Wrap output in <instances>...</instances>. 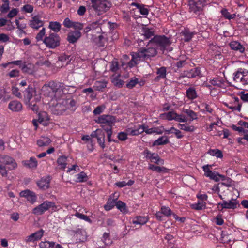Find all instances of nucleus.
<instances>
[{"label": "nucleus", "mask_w": 248, "mask_h": 248, "mask_svg": "<svg viewBox=\"0 0 248 248\" xmlns=\"http://www.w3.org/2000/svg\"><path fill=\"white\" fill-rule=\"evenodd\" d=\"M156 52L155 45L152 40H150L145 48L141 49L138 52L131 53L132 59L128 63V65L131 68L142 60H148L155 56Z\"/></svg>", "instance_id": "1"}, {"label": "nucleus", "mask_w": 248, "mask_h": 248, "mask_svg": "<svg viewBox=\"0 0 248 248\" xmlns=\"http://www.w3.org/2000/svg\"><path fill=\"white\" fill-rule=\"evenodd\" d=\"M17 167L16 160L6 155H0V175L2 177L8 176V170H13Z\"/></svg>", "instance_id": "2"}, {"label": "nucleus", "mask_w": 248, "mask_h": 248, "mask_svg": "<svg viewBox=\"0 0 248 248\" xmlns=\"http://www.w3.org/2000/svg\"><path fill=\"white\" fill-rule=\"evenodd\" d=\"M60 85L54 81H51L48 85H44L41 89L42 92L46 96L54 97L58 99V95L61 93V91L58 88Z\"/></svg>", "instance_id": "3"}, {"label": "nucleus", "mask_w": 248, "mask_h": 248, "mask_svg": "<svg viewBox=\"0 0 248 248\" xmlns=\"http://www.w3.org/2000/svg\"><path fill=\"white\" fill-rule=\"evenodd\" d=\"M94 11L101 15L108 11L111 6V3L107 0H91Z\"/></svg>", "instance_id": "4"}, {"label": "nucleus", "mask_w": 248, "mask_h": 248, "mask_svg": "<svg viewBox=\"0 0 248 248\" xmlns=\"http://www.w3.org/2000/svg\"><path fill=\"white\" fill-rule=\"evenodd\" d=\"M50 209H51L53 211L58 209V207L54 202L46 201L42 204L34 208L32 210V213L36 215H41Z\"/></svg>", "instance_id": "5"}, {"label": "nucleus", "mask_w": 248, "mask_h": 248, "mask_svg": "<svg viewBox=\"0 0 248 248\" xmlns=\"http://www.w3.org/2000/svg\"><path fill=\"white\" fill-rule=\"evenodd\" d=\"M233 80L240 86L248 84V71L246 69L240 68L233 74Z\"/></svg>", "instance_id": "6"}, {"label": "nucleus", "mask_w": 248, "mask_h": 248, "mask_svg": "<svg viewBox=\"0 0 248 248\" xmlns=\"http://www.w3.org/2000/svg\"><path fill=\"white\" fill-rule=\"evenodd\" d=\"M213 165H206L202 166L204 175L216 182H218L220 180H224V176L219 174L216 171L212 170Z\"/></svg>", "instance_id": "7"}, {"label": "nucleus", "mask_w": 248, "mask_h": 248, "mask_svg": "<svg viewBox=\"0 0 248 248\" xmlns=\"http://www.w3.org/2000/svg\"><path fill=\"white\" fill-rule=\"evenodd\" d=\"M160 117L168 121L175 120L179 122H186L187 119L184 115L178 114L174 111H169L160 115Z\"/></svg>", "instance_id": "8"}, {"label": "nucleus", "mask_w": 248, "mask_h": 248, "mask_svg": "<svg viewBox=\"0 0 248 248\" xmlns=\"http://www.w3.org/2000/svg\"><path fill=\"white\" fill-rule=\"evenodd\" d=\"M46 46L50 48H54L60 45V37L56 33H50L43 40Z\"/></svg>", "instance_id": "9"}, {"label": "nucleus", "mask_w": 248, "mask_h": 248, "mask_svg": "<svg viewBox=\"0 0 248 248\" xmlns=\"http://www.w3.org/2000/svg\"><path fill=\"white\" fill-rule=\"evenodd\" d=\"M239 205V202L235 199L229 201H223L218 202L217 204V209L218 211H222L224 209H235Z\"/></svg>", "instance_id": "10"}, {"label": "nucleus", "mask_w": 248, "mask_h": 248, "mask_svg": "<svg viewBox=\"0 0 248 248\" xmlns=\"http://www.w3.org/2000/svg\"><path fill=\"white\" fill-rule=\"evenodd\" d=\"M34 97V100L40 101L41 94L39 91H37L34 88L29 87L25 91L24 99L26 104L31 101V99Z\"/></svg>", "instance_id": "11"}, {"label": "nucleus", "mask_w": 248, "mask_h": 248, "mask_svg": "<svg viewBox=\"0 0 248 248\" xmlns=\"http://www.w3.org/2000/svg\"><path fill=\"white\" fill-rule=\"evenodd\" d=\"M50 118L47 114V113L45 111L40 112L38 114V119H33L32 120V124L33 125L35 126V129L37 128L38 123L40 124L46 126L49 123Z\"/></svg>", "instance_id": "12"}, {"label": "nucleus", "mask_w": 248, "mask_h": 248, "mask_svg": "<svg viewBox=\"0 0 248 248\" xmlns=\"http://www.w3.org/2000/svg\"><path fill=\"white\" fill-rule=\"evenodd\" d=\"M115 122V118L111 115H103L96 120V122L101 124V126L104 128L105 126L111 127Z\"/></svg>", "instance_id": "13"}, {"label": "nucleus", "mask_w": 248, "mask_h": 248, "mask_svg": "<svg viewBox=\"0 0 248 248\" xmlns=\"http://www.w3.org/2000/svg\"><path fill=\"white\" fill-rule=\"evenodd\" d=\"M151 40L154 42V44L155 45L156 48L157 46H159L164 49L171 44L170 40L164 36H156Z\"/></svg>", "instance_id": "14"}, {"label": "nucleus", "mask_w": 248, "mask_h": 248, "mask_svg": "<svg viewBox=\"0 0 248 248\" xmlns=\"http://www.w3.org/2000/svg\"><path fill=\"white\" fill-rule=\"evenodd\" d=\"M205 2V0H190L189 1L190 11L196 13L201 10Z\"/></svg>", "instance_id": "15"}, {"label": "nucleus", "mask_w": 248, "mask_h": 248, "mask_svg": "<svg viewBox=\"0 0 248 248\" xmlns=\"http://www.w3.org/2000/svg\"><path fill=\"white\" fill-rule=\"evenodd\" d=\"M93 138H96L99 146L104 149L105 147V133L104 131L100 129H96L91 134Z\"/></svg>", "instance_id": "16"}, {"label": "nucleus", "mask_w": 248, "mask_h": 248, "mask_svg": "<svg viewBox=\"0 0 248 248\" xmlns=\"http://www.w3.org/2000/svg\"><path fill=\"white\" fill-rule=\"evenodd\" d=\"M144 154L147 158L151 160V161L157 165H162L164 164L163 159L160 158L158 155L155 153H153L149 150H146Z\"/></svg>", "instance_id": "17"}, {"label": "nucleus", "mask_w": 248, "mask_h": 248, "mask_svg": "<svg viewBox=\"0 0 248 248\" xmlns=\"http://www.w3.org/2000/svg\"><path fill=\"white\" fill-rule=\"evenodd\" d=\"M64 95L62 96V100L61 101L60 99H59V102L57 104V107L59 108L61 106H62V108H61L62 111H64L66 108H69L70 107H73L75 106L76 102L72 99H67L65 100L64 98Z\"/></svg>", "instance_id": "18"}, {"label": "nucleus", "mask_w": 248, "mask_h": 248, "mask_svg": "<svg viewBox=\"0 0 248 248\" xmlns=\"http://www.w3.org/2000/svg\"><path fill=\"white\" fill-rule=\"evenodd\" d=\"M44 24V21L41 19L40 15L32 16L29 22L30 26L34 29H38L42 27Z\"/></svg>", "instance_id": "19"}, {"label": "nucleus", "mask_w": 248, "mask_h": 248, "mask_svg": "<svg viewBox=\"0 0 248 248\" xmlns=\"http://www.w3.org/2000/svg\"><path fill=\"white\" fill-rule=\"evenodd\" d=\"M20 196L25 198L31 204L34 203L36 201L37 197L35 193L30 190L22 191L20 193Z\"/></svg>", "instance_id": "20"}, {"label": "nucleus", "mask_w": 248, "mask_h": 248, "mask_svg": "<svg viewBox=\"0 0 248 248\" xmlns=\"http://www.w3.org/2000/svg\"><path fill=\"white\" fill-rule=\"evenodd\" d=\"M43 233L44 231L42 230H40L28 236L26 238V242H33L38 241L42 238Z\"/></svg>", "instance_id": "21"}, {"label": "nucleus", "mask_w": 248, "mask_h": 248, "mask_svg": "<svg viewBox=\"0 0 248 248\" xmlns=\"http://www.w3.org/2000/svg\"><path fill=\"white\" fill-rule=\"evenodd\" d=\"M22 108V104L17 100L11 101L8 104V108L13 112H19Z\"/></svg>", "instance_id": "22"}, {"label": "nucleus", "mask_w": 248, "mask_h": 248, "mask_svg": "<svg viewBox=\"0 0 248 248\" xmlns=\"http://www.w3.org/2000/svg\"><path fill=\"white\" fill-rule=\"evenodd\" d=\"M81 36V32L78 31H70L67 35V41L70 43H74L76 42Z\"/></svg>", "instance_id": "23"}, {"label": "nucleus", "mask_w": 248, "mask_h": 248, "mask_svg": "<svg viewBox=\"0 0 248 248\" xmlns=\"http://www.w3.org/2000/svg\"><path fill=\"white\" fill-rule=\"evenodd\" d=\"M149 221V218L145 216H137L134 217L132 220V223L134 225H143Z\"/></svg>", "instance_id": "24"}, {"label": "nucleus", "mask_w": 248, "mask_h": 248, "mask_svg": "<svg viewBox=\"0 0 248 248\" xmlns=\"http://www.w3.org/2000/svg\"><path fill=\"white\" fill-rule=\"evenodd\" d=\"M144 132H145L146 134H151L153 133H156L157 134H161L163 132L164 127L161 126L160 127H153L149 128L146 126H143Z\"/></svg>", "instance_id": "25"}, {"label": "nucleus", "mask_w": 248, "mask_h": 248, "mask_svg": "<svg viewBox=\"0 0 248 248\" xmlns=\"http://www.w3.org/2000/svg\"><path fill=\"white\" fill-rule=\"evenodd\" d=\"M23 165L29 168H36L38 165V162L36 158L31 157L28 160H24L22 161Z\"/></svg>", "instance_id": "26"}, {"label": "nucleus", "mask_w": 248, "mask_h": 248, "mask_svg": "<svg viewBox=\"0 0 248 248\" xmlns=\"http://www.w3.org/2000/svg\"><path fill=\"white\" fill-rule=\"evenodd\" d=\"M118 199V196L115 198H112L110 197L109 198L107 202V203L104 205V207L106 211H109L112 209L114 206H116V202Z\"/></svg>", "instance_id": "27"}, {"label": "nucleus", "mask_w": 248, "mask_h": 248, "mask_svg": "<svg viewBox=\"0 0 248 248\" xmlns=\"http://www.w3.org/2000/svg\"><path fill=\"white\" fill-rule=\"evenodd\" d=\"M50 180L47 178H43L41 179L37 182V186L42 189L46 190L49 187Z\"/></svg>", "instance_id": "28"}, {"label": "nucleus", "mask_w": 248, "mask_h": 248, "mask_svg": "<svg viewBox=\"0 0 248 248\" xmlns=\"http://www.w3.org/2000/svg\"><path fill=\"white\" fill-rule=\"evenodd\" d=\"M230 46L232 49L238 51L241 53L245 51V47L238 42L232 41L230 43Z\"/></svg>", "instance_id": "29"}, {"label": "nucleus", "mask_w": 248, "mask_h": 248, "mask_svg": "<svg viewBox=\"0 0 248 248\" xmlns=\"http://www.w3.org/2000/svg\"><path fill=\"white\" fill-rule=\"evenodd\" d=\"M116 208L123 214H126L128 213V209L125 203L121 201H118L116 202Z\"/></svg>", "instance_id": "30"}, {"label": "nucleus", "mask_w": 248, "mask_h": 248, "mask_svg": "<svg viewBox=\"0 0 248 248\" xmlns=\"http://www.w3.org/2000/svg\"><path fill=\"white\" fill-rule=\"evenodd\" d=\"M211 83L213 85L221 87H224L226 85V82L225 80L221 77L214 78L212 80H211Z\"/></svg>", "instance_id": "31"}, {"label": "nucleus", "mask_w": 248, "mask_h": 248, "mask_svg": "<svg viewBox=\"0 0 248 248\" xmlns=\"http://www.w3.org/2000/svg\"><path fill=\"white\" fill-rule=\"evenodd\" d=\"M163 131L165 132L166 133L168 134L174 133L178 139H181L183 137L182 132L179 130L174 128V127H172L169 129H165L164 128Z\"/></svg>", "instance_id": "32"}, {"label": "nucleus", "mask_w": 248, "mask_h": 248, "mask_svg": "<svg viewBox=\"0 0 248 248\" xmlns=\"http://www.w3.org/2000/svg\"><path fill=\"white\" fill-rule=\"evenodd\" d=\"M50 139L46 137H41L37 141V145L40 147L46 146L51 143Z\"/></svg>", "instance_id": "33"}, {"label": "nucleus", "mask_w": 248, "mask_h": 248, "mask_svg": "<svg viewBox=\"0 0 248 248\" xmlns=\"http://www.w3.org/2000/svg\"><path fill=\"white\" fill-rule=\"evenodd\" d=\"M148 167L150 170L156 171L157 172L166 173L168 172V169L164 167H160L155 166L152 164H149Z\"/></svg>", "instance_id": "34"}, {"label": "nucleus", "mask_w": 248, "mask_h": 248, "mask_svg": "<svg viewBox=\"0 0 248 248\" xmlns=\"http://www.w3.org/2000/svg\"><path fill=\"white\" fill-rule=\"evenodd\" d=\"M92 138L93 137H92L91 135L90 136L88 135H84L82 137V140L88 143L89 145H88V148L91 151L93 150Z\"/></svg>", "instance_id": "35"}, {"label": "nucleus", "mask_w": 248, "mask_h": 248, "mask_svg": "<svg viewBox=\"0 0 248 248\" xmlns=\"http://www.w3.org/2000/svg\"><path fill=\"white\" fill-rule=\"evenodd\" d=\"M178 127L181 129L187 132H193L195 130V127L192 125H190L187 123L184 124H177Z\"/></svg>", "instance_id": "36"}, {"label": "nucleus", "mask_w": 248, "mask_h": 248, "mask_svg": "<svg viewBox=\"0 0 248 248\" xmlns=\"http://www.w3.org/2000/svg\"><path fill=\"white\" fill-rule=\"evenodd\" d=\"M141 32L142 34L147 39L150 38L154 35V32L152 30L148 29L146 26H144L142 28Z\"/></svg>", "instance_id": "37"}, {"label": "nucleus", "mask_w": 248, "mask_h": 248, "mask_svg": "<svg viewBox=\"0 0 248 248\" xmlns=\"http://www.w3.org/2000/svg\"><path fill=\"white\" fill-rule=\"evenodd\" d=\"M131 5H133L137 7V8L139 10V11L142 15L146 16L149 14L148 9L144 6H142L136 3H132L131 4Z\"/></svg>", "instance_id": "38"}, {"label": "nucleus", "mask_w": 248, "mask_h": 248, "mask_svg": "<svg viewBox=\"0 0 248 248\" xmlns=\"http://www.w3.org/2000/svg\"><path fill=\"white\" fill-rule=\"evenodd\" d=\"M168 142L169 140L166 136H162L154 142L153 145L157 146L164 145L167 143Z\"/></svg>", "instance_id": "39"}, {"label": "nucleus", "mask_w": 248, "mask_h": 248, "mask_svg": "<svg viewBox=\"0 0 248 248\" xmlns=\"http://www.w3.org/2000/svg\"><path fill=\"white\" fill-rule=\"evenodd\" d=\"M186 96L191 100H193L197 97V93L192 88H188L186 92Z\"/></svg>", "instance_id": "40"}, {"label": "nucleus", "mask_w": 248, "mask_h": 248, "mask_svg": "<svg viewBox=\"0 0 248 248\" xmlns=\"http://www.w3.org/2000/svg\"><path fill=\"white\" fill-rule=\"evenodd\" d=\"M208 153L213 156H216L217 158H221L223 157V155L221 151L218 149H210L208 151Z\"/></svg>", "instance_id": "41"}, {"label": "nucleus", "mask_w": 248, "mask_h": 248, "mask_svg": "<svg viewBox=\"0 0 248 248\" xmlns=\"http://www.w3.org/2000/svg\"><path fill=\"white\" fill-rule=\"evenodd\" d=\"M183 112L189 117L190 121H193L197 119V114L191 109H185L183 110Z\"/></svg>", "instance_id": "42"}, {"label": "nucleus", "mask_w": 248, "mask_h": 248, "mask_svg": "<svg viewBox=\"0 0 248 248\" xmlns=\"http://www.w3.org/2000/svg\"><path fill=\"white\" fill-rule=\"evenodd\" d=\"M39 101L36 100H32L28 102L27 105L29 108L34 112H37L39 108V105L38 104Z\"/></svg>", "instance_id": "43"}, {"label": "nucleus", "mask_w": 248, "mask_h": 248, "mask_svg": "<svg viewBox=\"0 0 248 248\" xmlns=\"http://www.w3.org/2000/svg\"><path fill=\"white\" fill-rule=\"evenodd\" d=\"M49 28L55 32H57L60 31L61 28V25L58 22L51 21L49 23Z\"/></svg>", "instance_id": "44"}, {"label": "nucleus", "mask_w": 248, "mask_h": 248, "mask_svg": "<svg viewBox=\"0 0 248 248\" xmlns=\"http://www.w3.org/2000/svg\"><path fill=\"white\" fill-rule=\"evenodd\" d=\"M206 205L205 201H199L197 203L192 204V207L196 210H202L205 208Z\"/></svg>", "instance_id": "45"}, {"label": "nucleus", "mask_w": 248, "mask_h": 248, "mask_svg": "<svg viewBox=\"0 0 248 248\" xmlns=\"http://www.w3.org/2000/svg\"><path fill=\"white\" fill-rule=\"evenodd\" d=\"M157 74L158 75L156 79L165 78L166 77V68L165 67H162L157 69Z\"/></svg>", "instance_id": "46"}, {"label": "nucleus", "mask_w": 248, "mask_h": 248, "mask_svg": "<svg viewBox=\"0 0 248 248\" xmlns=\"http://www.w3.org/2000/svg\"><path fill=\"white\" fill-rule=\"evenodd\" d=\"M107 82L104 81H96L94 84V88L96 90L100 91L106 87Z\"/></svg>", "instance_id": "47"}, {"label": "nucleus", "mask_w": 248, "mask_h": 248, "mask_svg": "<svg viewBox=\"0 0 248 248\" xmlns=\"http://www.w3.org/2000/svg\"><path fill=\"white\" fill-rule=\"evenodd\" d=\"M102 240L106 245H110L112 243V241L110 237L109 233L108 232L104 233Z\"/></svg>", "instance_id": "48"}, {"label": "nucleus", "mask_w": 248, "mask_h": 248, "mask_svg": "<svg viewBox=\"0 0 248 248\" xmlns=\"http://www.w3.org/2000/svg\"><path fill=\"white\" fill-rule=\"evenodd\" d=\"M67 158L65 156H60L57 160L59 166L62 169H64L67 165Z\"/></svg>", "instance_id": "49"}, {"label": "nucleus", "mask_w": 248, "mask_h": 248, "mask_svg": "<svg viewBox=\"0 0 248 248\" xmlns=\"http://www.w3.org/2000/svg\"><path fill=\"white\" fill-rule=\"evenodd\" d=\"M3 3L0 8V11L2 14L6 13L9 9V3L8 0H3Z\"/></svg>", "instance_id": "50"}, {"label": "nucleus", "mask_w": 248, "mask_h": 248, "mask_svg": "<svg viewBox=\"0 0 248 248\" xmlns=\"http://www.w3.org/2000/svg\"><path fill=\"white\" fill-rule=\"evenodd\" d=\"M77 181L78 182H83L86 181L88 180L87 174L84 172H81L76 175Z\"/></svg>", "instance_id": "51"}, {"label": "nucleus", "mask_w": 248, "mask_h": 248, "mask_svg": "<svg viewBox=\"0 0 248 248\" xmlns=\"http://www.w3.org/2000/svg\"><path fill=\"white\" fill-rule=\"evenodd\" d=\"M75 216L78 218L85 220V221L91 224L92 223V220L86 215H83L80 213L77 212Z\"/></svg>", "instance_id": "52"}, {"label": "nucleus", "mask_w": 248, "mask_h": 248, "mask_svg": "<svg viewBox=\"0 0 248 248\" xmlns=\"http://www.w3.org/2000/svg\"><path fill=\"white\" fill-rule=\"evenodd\" d=\"M55 243L53 242H41L39 244L40 248H53Z\"/></svg>", "instance_id": "53"}, {"label": "nucleus", "mask_w": 248, "mask_h": 248, "mask_svg": "<svg viewBox=\"0 0 248 248\" xmlns=\"http://www.w3.org/2000/svg\"><path fill=\"white\" fill-rule=\"evenodd\" d=\"M160 212L162 214L166 217H169L172 214V212L170 209L168 207L163 206L161 207Z\"/></svg>", "instance_id": "54"}, {"label": "nucleus", "mask_w": 248, "mask_h": 248, "mask_svg": "<svg viewBox=\"0 0 248 248\" xmlns=\"http://www.w3.org/2000/svg\"><path fill=\"white\" fill-rule=\"evenodd\" d=\"M221 14L225 18L228 19H233L236 16L235 14H230L226 9L222 10Z\"/></svg>", "instance_id": "55"}, {"label": "nucleus", "mask_w": 248, "mask_h": 248, "mask_svg": "<svg viewBox=\"0 0 248 248\" xmlns=\"http://www.w3.org/2000/svg\"><path fill=\"white\" fill-rule=\"evenodd\" d=\"M103 22V21L100 20L93 22L92 24H90L88 27L85 28V31L88 32L91 30L94 29V25H100L102 24Z\"/></svg>", "instance_id": "56"}, {"label": "nucleus", "mask_w": 248, "mask_h": 248, "mask_svg": "<svg viewBox=\"0 0 248 248\" xmlns=\"http://www.w3.org/2000/svg\"><path fill=\"white\" fill-rule=\"evenodd\" d=\"M77 236L79 237V239L81 241H84L87 238V233L84 230L78 231L77 233Z\"/></svg>", "instance_id": "57"}, {"label": "nucleus", "mask_w": 248, "mask_h": 248, "mask_svg": "<svg viewBox=\"0 0 248 248\" xmlns=\"http://www.w3.org/2000/svg\"><path fill=\"white\" fill-rule=\"evenodd\" d=\"M19 11L17 8H12L8 13L7 17L8 18H12L16 16L19 13Z\"/></svg>", "instance_id": "58"}, {"label": "nucleus", "mask_w": 248, "mask_h": 248, "mask_svg": "<svg viewBox=\"0 0 248 248\" xmlns=\"http://www.w3.org/2000/svg\"><path fill=\"white\" fill-rule=\"evenodd\" d=\"M32 65L28 64L27 65L24 64L22 66L21 69L23 72L31 74L32 73Z\"/></svg>", "instance_id": "59"}, {"label": "nucleus", "mask_w": 248, "mask_h": 248, "mask_svg": "<svg viewBox=\"0 0 248 248\" xmlns=\"http://www.w3.org/2000/svg\"><path fill=\"white\" fill-rule=\"evenodd\" d=\"M46 33V29L43 28L39 32L37 33L36 36V39L37 41L43 40V39Z\"/></svg>", "instance_id": "60"}, {"label": "nucleus", "mask_w": 248, "mask_h": 248, "mask_svg": "<svg viewBox=\"0 0 248 248\" xmlns=\"http://www.w3.org/2000/svg\"><path fill=\"white\" fill-rule=\"evenodd\" d=\"M182 35L184 36V38H183L185 41H189L192 36V33L190 32L189 31L187 30H185L182 32Z\"/></svg>", "instance_id": "61"}, {"label": "nucleus", "mask_w": 248, "mask_h": 248, "mask_svg": "<svg viewBox=\"0 0 248 248\" xmlns=\"http://www.w3.org/2000/svg\"><path fill=\"white\" fill-rule=\"evenodd\" d=\"M22 11L28 13H31L33 10V6L31 4H26L23 6Z\"/></svg>", "instance_id": "62"}, {"label": "nucleus", "mask_w": 248, "mask_h": 248, "mask_svg": "<svg viewBox=\"0 0 248 248\" xmlns=\"http://www.w3.org/2000/svg\"><path fill=\"white\" fill-rule=\"evenodd\" d=\"M15 23L17 26V28L18 30H24L27 27V25L25 23L23 22H20L19 20L18 19H16Z\"/></svg>", "instance_id": "63"}, {"label": "nucleus", "mask_w": 248, "mask_h": 248, "mask_svg": "<svg viewBox=\"0 0 248 248\" xmlns=\"http://www.w3.org/2000/svg\"><path fill=\"white\" fill-rule=\"evenodd\" d=\"M105 108V106L102 105L97 107L93 111L94 115L99 114L102 113Z\"/></svg>", "instance_id": "64"}]
</instances>
